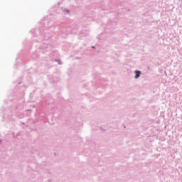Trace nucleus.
Instances as JSON below:
<instances>
[{
  "label": "nucleus",
  "instance_id": "f257e3e1",
  "mask_svg": "<svg viewBox=\"0 0 182 182\" xmlns=\"http://www.w3.org/2000/svg\"><path fill=\"white\" fill-rule=\"evenodd\" d=\"M135 79H139V77H140V75H141V71H135Z\"/></svg>",
  "mask_w": 182,
  "mask_h": 182
}]
</instances>
